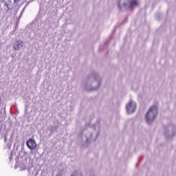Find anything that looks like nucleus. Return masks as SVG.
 I'll return each mask as SVG.
<instances>
[{"label":"nucleus","instance_id":"f257e3e1","mask_svg":"<svg viewBox=\"0 0 176 176\" xmlns=\"http://www.w3.org/2000/svg\"><path fill=\"white\" fill-rule=\"evenodd\" d=\"M157 116V107H156V106H152L146 114V120L147 123H152V122H153L156 118Z\"/></svg>","mask_w":176,"mask_h":176},{"label":"nucleus","instance_id":"f03ea898","mask_svg":"<svg viewBox=\"0 0 176 176\" xmlns=\"http://www.w3.org/2000/svg\"><path fill=\"white\" fill-rule=\"evenodd\" d=\"M136 108H137V104H135L134 102L131 100L126 105V112H128V113H133V112L135 111Z\"/></svg>","mask_w":176,"mask_h":176},{"label":"nucleus","instance_id":"7ed1b4c3","mask_svg":"<svg viewBox=\"0 0 176 176\" xmlns=\"http://www.w3.org/2000/svg\"><path fill=\"white\" fill-rule=\"evenodd\" d=\"M26 145L28 148L31 150L35 149V148H36V143L35 142V140L31 138L27 140Z\"/></svg>","mask_w":176,"mask_h":176},{"label":"nucleus","instance_id":"20e7f679","mask_svg":"<svg viewBox=\"0 0 176 176\" xmlns=\"http://www.w3.org/2000/svg\"><path fill=\"white\" fill-rule=\"evenodd\" d=\"M20 47H23V41L18 40L14 43V50H20Z\"/></svg>","mask_w":176,"mask_h":176},{"label":"nucleus","instance_id":"39448f33","mask_svg":"<svg viewBox=\"0 0 176 176\" xmlns=\"http://www.w3.org/2000/svg\"><path fill=\"white\" fill-rule=\"evenodd\" d=\"M135 6H138V1H137V0H133L131 1L130 8H135Z\"/></svg>","mask_w":176,"mask_h":176},{"label":"nucleus","instance_id":"423d86ee","mask_svg":"<svg viewBox=\"0 0 176 176\" xmlns=\"http://www.w3.org/2000/svg\"><path fill=\"white\" fill-rule=\"evenodd\" d=\"M72 176H82V175L78 173L77 172H74Z\"/></svg>","mask_w":176,"mask_h":176},{"label":"nucleus","instance_id":"0eeeda50","mask_svg":"<svg viewBox=\"0 0 176 176\" xmlns=\"http://www.w3.org/2000/svg\"><path fill=\"white\" fill-rule=\"evenodd\" d=\"M63 175V170H59L58 173L56 175V176H61Z\"/></svg>","mask_w":176,"mask_h":176},{"label":"nucleus","instance_id":"6e6552de","mask_svg":"<svg viewBox=\"0 0 176 176\" xmlns=\"http://www.w3.org/2000/svg\"><path fill=\"white\" fill-rule=\"evenodd\" d=\"M19 0H14V3H18Z\"/></svg>","mask_w":176,"mask_h":176},{"label":"nucleus","instance_id":"1a4fd4ad","mask_svg":"<svg viewBox=\"0 0 176 176\" xmlns=\"http://www.w3.org/2000/svg\"><path fill=\"white\" fill-rule=\"evenodd\" d=\"M5 2V0H0V3H3Z\"/></svg>","mask_w":176,"mask_h":176},{"label":"nucleus","instance_id":"9d476101","mask_svg":"<svg viewBox=\"0 0 176 176\" xmlns=\"http://www.w3.org/2000/svg\"><path fill=\"white\" fill-rule=\"evenodd\" d=\"M119 8H120V4H118Z\"/></svg>","mask_w":176,"mask_h":176},{"label":"nucleus","instance_id":"9b49d317","mask_svg":"<svg viewBox=\"0 0 176 176\" xmlns=\"http://www.w3.org/2000/svg\"><path fill=\"white\" fill-rule=\"evenodd\" d=\"M2 130V129L1 128H0V132H1V131Z\"/></svg>","mask_w":176,"mask_h":176},{"label":"nucleus","instance_id":"f8f14e48","mask_svg":"<svg viewBox=\"0 0 176 176\" xmlns=\"http://www.w3.org/2000/svg\"><path fill=\"white\" fill-rule=\"evenodd\" d=\"M124 6H126V4H124Z\"/></svg>","mask_w":176,"mask_h":176}]
</instances>
